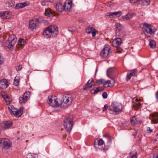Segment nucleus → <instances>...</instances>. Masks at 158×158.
Here are the masks:
<instances>
[{
    "label": "nucleus",
    "instance_id": "nucleus-1",
    "mask_svg": "<svg viewBox=\"0 0 158 158\" xmlns=\"http://www.w3.org/2000/svg\"><path fill=\"white\" fill-rule=\"evenodd\" d=\"M58 33V28L56 25H51L46 28L43 32V35L47 38L54 37Z\"/></svg>",
    "mask_w": 158,
    "mask_h": 158
},
{
    "label": "nucleus",
    "instance_id": "nucleus-2",
    "mask_svg": "<svg viewBox=\"0 0 158 158\" xmlns=\"http://www.w3.org/2000/svg\"><path fill=\"white\" fill-rule=\"evenodd\" d=\"M72 116H66L64 120V126L68 131H70L73 127V123Z\"/></svg>",
    "mask_w": 158,
    "mask_h": 158
},
{
    "label": "nucleus",
    "instance_id": "nucleus-3",
    "mask_svg": "<svg viewBox=\"0 0 158 158\" xmlns=\"http://www.w3.org/2000/svg\"><path fill=\"white\" fill-rule=\"evenodd\" d=\"M60 100L56 97L52 95L48 97V104L52 107H57L60 105Z\"/></svg>",
    "mask_w": 158,
    "mask_h": 158
},
{
    "label": "nucleus",
    "instance_id": "nucleus-4",
    "mask_svg": "<svg viewBox=\"0 0 158 158\" xmlns=\"http://www.w3.org/2000/svg\"><path fill=\"white\" fill-rule=\"evenodd\" d=\"M109 109L110 110V113L113 114L114 112L116 114H118L122 110V105L120 103H113L109 106Z\"/></svg>",
    "mask_w": 158,
    "mask_h": 158
},
{
    "label": "nucleus",
    "instance_id": "nucleus-5",
    "mask_svg": "<svg viewBox=\"0 0 158 158\" xmlns=\"http://www.w3.org/2000/svg\"><path fill=\"white\" fill-rule=\"evenodd\" d=\"M62 102L60 100V105L64 108H66L69 106L72 101V98L69 95H64Z\"/></svg>",
    "mask_w": 158,
    "mask_h": 158
},
{
    "label": "nucleus",
    "instance_id": "nucleus-6",
    "mask_svg": "<svg viewBox=\"0 0 158 158\" xmlns=\"http://www.w3.org/2000/svg\"><path fill=\"white\" fill-rule=\"evenodd\" d=\"M8 109L11 115L17 117H20L23 114V107L20 108L18 110H15L16 109L12 105L8 107Z\"/></svg>",
    "mask_w": 158,
    "mask_h": 158
},
{
    "label": "nucleus",
    "instance_id": "nucleus-7",
    "mask_svg": "<svg viewBox=\"0 0 158 158\" xmlns=\"http://www.w3.org/2000/svg\"><path fill=\"white\" fill-rule=\"evenodd\" d=\"M142 29L144 32L145 31L150 35L154 33L156 31L154 26L146 23H144Z\"/></svg>",
    "mask_w": 158,
    "mask_h": 158
},
{
    "label": "nucleus",
    "instance_id": "nucleus-8",
    "mask_svg": "<svg viewBox=\"0 0 158 158\" xmlns=\"http://www.w3.org/2000/svg\"><path fill=\"white\" fill-rule=\"evenodd\" d=\"M40 18H35L29 21V28L31 30L36 29L39 26L40 22Z\"/></svg>",
    "mask_w": 158,
    "mask_h": 158
},
{
    "label": "nucleus",
    "instance_id": "nucleus-9",
    "mask_svg": "<svg viewBox=\"0 0 158 158\" xmlns=\"http://www.w3.org/2000/svg\"><path fill=\"white\" fill-rule=\"evenodd\" d=\"M110 48L108 45H106L101 52L100 55L102 58H106L111 52L110 51Z\"/></svg>",
    "mask_w": 158,
    "mask_h": 158
},
{
    "label": "nucleus",
    "instance_id": "nucleus-10",
    "mask_svg": "<svg viewBox=\"0 0 158 158\" xmlns=\"http://www.w3.org/2000/svg\"><path fill=\"white\" fill-rule=\"evenodd\" d=\"M2 144L3 148L6 149H8L11 146V144L8 139L0 138V145Z\"/></svg>",
    "mask_w": 158,
    "mask_h": 158
},
{
    "label": "nucleus",
    "instance_id": "nucleus-11",
    "mask_svg": "<svg viewBox=\"0 0 158 158\" xmlns=\"http://www.w3.org/2000/svg\"><path fill=\"white\" fill-rule=\"evenodd\" d=\"M72 2L71 0H68L66 1L64 3V6L65 7L64 10L65 11H69L72 8Z\"/></svg>",
    "mask_w": 158,
    "mask_h": 158
},
{
    "label": "nucleus",
    "instance_id": "nucleus-12",
    "mask_svg": "<svg viewBox=\"0 0 158 158\" xmlns=\"http://www.w3.org/2000/svg\"><path fill=\"white\" fill-rule=\"evenodd\" d=\"M12 124V123L10 121H6L2 122L0 124L1 127L4 129L10 128Z\"/></svg>",
    "mask_w": 158,
    "mask_h": 158
},
{
    "label": "nucleus",
    "instance_id": "nucleus-13",
    "mask_svg": "<svg viewBox=\"0 0 158 158\" xmlns=\"http://www.w3.org/2000/svg\"><path fill=\"white\" fill-rule=\"evenodd\" d=\"M17 40V38L15 35L14 34L10 35L8 38V40L11 46L15 44Z\"/></svg>",
    "mask_w": 158,
    "mask_h": 158
},
{
    "label": "nucleus",
    "instance_id": "nucleus-14",
    "mask_svg": "<svg viewBox=\"0 0 158 158\" xmlns=\"http://www.w3.org/2000/svg\"><path fill=\"white\" fill-rule=\"evenodd\" d=\"M9 85L7 80L3 79L0 81V88L2 89H6Z\"/></svg>",
    "mask_w": 158,
    "mask_h": 158
},
{
    "label": "nucleus",
    "instance_id": "nucleus-15",
    "mask_svg": "<svg viewBox=\"0 0 158 158\" xmlns=\"http://www.w3.org/2000/svg\"><path fill=\"white\" fill-rule=\"evenodd\" d=\"M86 31L87 33L89 34L92 33L93 37H94L96 35V30L93 27L90 26L86 28Z\"/></svg>",
    "mask_w": 158,
    "mask_h": 158
},
{
    "label": "nucleus",
    "instance_id": "nucleus-16",
    "mask_svg": "<svg viewBox=\"0 0 158 158\" xmlns=\"http://www.w3.org/2000/svg\"><path fill=\"white\" fill-rule=\"evenodd\" d=\"M122 40L120 38L115 39L112 42V45L116 47H118L122 43Z\"/></svg>",
    "mask_w": 158,
    "mask_h": 158
},
{
    "label": "nucleus",
    "instance_id": "nucleus-17",
    "mask_svg": "<svg viewBox=\"0 0 158 158\" xmlns=\"http://www.w3.org/2000/svg\"><path fill=\"white\" fill-rule=\"evenodd\" d=\"M116 35L117 37H124L126 36L125 32L121 29H118L116 30Z\"/></svg>",
    "mask_w": 158,
    "mask_h": 158
},
{
    "label": "nucleus",
    "instance_id": "nucleus-18",
    "mask_svg": "<svg viewBox=\"0 0 158 158\" xmlns=\"http://www.w3.org/2000/svg\"><path fill=\"white\" fill-rule=\"evenodd\" d=\"M55 8L56 10L59 12L64 10L65 7L64 6V4L63 5L61 3L59 2L56 4Z\"/></svg>",
    "mask_w": 158,
    "mask_h": 158
},
{
    "label": "nucleus",
    "instance_id": "nucleus-19",
    "mask_svg": "<svg viewBox=\"0 0 158 158\" xmlns=\"http://www.w3.org/2000/svg\"><path fill=\"white\" fill-rule=\"evenodd\" d=\"M28 4L29 3L27 2L17 3L15 7V8L17 9L23 8L26 6H27Z\"/></svg>",
    "mask_w": 158,
    "mask_h": 158
},
{
    "label": "nucleus",
    "instance_id": "nucleus-20",
    "mask_svg": "<svg viewBox=\"0 0 158 158\" xmlns=\"http://www.w3.org/2000/svg\"><path fill=\"white\" fill-rule=\"evenodd\" d=\"M150 119L155 123H158V113H155L151 114Z\"/></svg>",
    "mask_w": 158,
    "mask_h": 158
},
{
    "label": "nucleus",
    "instance_id": "nucleus-21",
    "mask_svg": "<svg viewBox=\"0 0 158 158\" xmlns=\"http://www.w3.org/2000/svg\"><path fill=\"white\" fill-rule=\"evenodd\" d=\"M104 136L107 138L108 141L107 142V145H105V148L104 149L105 150H107L108 149L111 143V137L107 135Z\"/></svg>",
    "mask_w": 158,
    "mask_h": 158
},
{
    "label": "nucleus",
    "instance_id": "nucleus-22",
    "mask_svg": "<svg viewBox=\"0 0 158 158\" xmlns=\"http://www.w3.org/2000/svg\"><path fill=\"white\" fill-rule=\"evenodd\" d=\"M135 101L136 102L133 104V107L135 109H137L141 107V105L138 102V100L136 98Z\"/></svg>",
    "mask_w": 158,
    "mask_h": 158
},
{
    "label": "nucleus",
    "instance_id": "nucleus-23",
    "mask_svg": "<svg viewBox=\"0 0 158 158\" xmlns=\"http://www.w3.org/2000/svg\"><path fill=\"white\" fill-rule=\"evenodd\" d=\"M133 15L131 13H128L126 15L123 17L122 20L123 21H125V20H128L131 19Z\"/></svg>",
    "mask_w": 158,
    "mask_h": 158
},
{
    "label": "nucleus",
    "instance_id": "nucleus-24",
    "mask_svg": "<svg viewBox=\"0 0 158 158\" xmlns=\"http://www.w3.org/2000/svg\"><path fill=\"white\" fill-rule=\"evenodd\" d=\"M114 71V69L113 68H109L107 71V76L110 77V76L113 74Z\"/></svg>",
    "mask_w": 158,
    "mask_h": 158
},
{
    "label": "nucleus",
    "instance_id": "nucleus-25",
    "mask_svg": "<svg viewBox=\"0 0 158 158\" xmlns=\"http://www.w3.org/2000/svg\"><path fill=\"white\" fill-rule=\"evenodd\" d=\"M150 0H139V3L140 4L143 5L147 6L150 4Z\"/></svg>",
    "mask_w": 158,
    "mask_h": 158
},
{
    "label": "nucleus",
    "instance_id": "nucleus-26",
    "mask_svg": "<svg viewBox=\"0 0 158 158\" xmlns=\"http://www.w3.org/2000/svg\"><path fill=\"white\" fill-rule=\"evenodd\" d=\"M110 78H111L112 79L111 81H110V80H108L107 81H105V80H104V87H106V86H105V85H106V84H110L111 83V82H112L113 85H112V86H113L114 85V84L115 83V80H114L113 78H111L110 77Z\"/></svg>",
    "mask_w": 158,
    "mask_h": 158
},
{
    "label": "nucleus",
    "instance_id": "nucleus-27",
    "mask_svg": "<svg viewBox=\"0 0 158 158\" xmlns=\"http://www.w3.org/2000/svg\"><path fill=\"white\" fill-rule=\"evenodd\" d=\"M149 45L150 46V47L152 48H154L156 47V44L153 40L151 39H150L149 40Z\"/></svg>",
    "mask_w": 158,
    "mask_h": 158
},
{
    "label": "nucleus",
    "instance_id": "nucleus-28",
    "mask_svg": "<svg viewBox=\"0 0 158 158\" xmlns=\"http://www.w3.org/2000/svg\"><path fill=\"white\" fill-rule=\"evenodd\" d=\"M27 158H38V156L37 154L31 153H28L27 155Z\"/></svg>",
    "mask_w": 158,
    "mask_h": 158
},
{
    "label": "nucleus",
    "instance_id": "nucleus-29",
    "mask_svg": "<svg viewBox=\"0 0 158 158\" xmlns=\"http://www.w3.org/2000/svg\"><path fill=\"white\" fill-rule=\"evenodd\" d=\"M19 83V77L16 76L15 77L14 81V84L15 86H18Z\"/></svg>",
    "mask_w": 158,
    "mask_h": 158
},
{
    "label": "nucleus",
    "instance_id": "nucleus-30",
    "mask_svg": "<svg viewBox=\"0 0 158 158\" xmlns=\"http://www.w3.org/2000/svg\"><path fill=\"white\" fill-rule=\"evenodd\" d=\"M3 46L4 47H7L9 49L13 48L14 47L13 46H11L8 40L6 41L5 43H4Z\"/></svg>",
    "mask_w": 158,
    "mask_h": 158
},
{
    "label": "nucleus",
    "instance_id": "nucleus-31",
    "mask_svg": "<svg viewBox=\"0 0 158 158\" xmlns=\"http://www.w3.org/2000/svg\"><path fill=\"white\" fill-rule=\"evenodd\" d=\"M30 94V93L29 91L26 92L24 94L23 97H24V99L26 102L28 100Z\"/></svg>",
    "mask_w": 158,
    "mask_h": 158
},
{
    "label": "nucleus",
    "instance_id": "nucleus-32",
    "mask_svg": "<svg viewBox=\"0 0 158 158\" xmlns=\"http://www.w3.org/2000/svg\"><path fill=\"white\" fill-rule=\"evenodd\" d=\"M131 73H128L131 76H135L137 73V70L136 69H134L130 71Z\"/></svg>",
    "mask_w": 158,
    "mask_h": 158
},
{
    "label": "nucleus",
    "instance_id": "nucleus-33",
    "mask_svg": "<svg viewBox=\"0 0 158 158\" xmlns=\"http://www.w3.org/2000/svg\"><path fill=\"white\" fill-rule=\"evenodd\" d=\"M6 13L4 12H1L0 13V17L2 19H8L9 17L6 15Z\"/></svg>",
    "mask_w": 158,
    "mask_h": 158
},
{
    "label": "nucleus",
    "instance_id": "nucleus-34",
    "mask_svg": "<svg viewBox=\"0 0 158 158\" xmlns=\"http://www.w3.org/2000/svg\"><path fill=\"white\" fill-rule=\"evenodd\" d=\"M131 122L132 125H135L138 123L137 120L135 117L131 118Z\"/></svg>",
    "mask_w": 158,
    "mask_h": 158
},
{
    "label": "nucleus",
    "instance_id": "nucleus-35",
    "mask_svg": "<svg viewBox=\"0 0 158 158\" xmlns=\"http://www.w3.org/2000/svg\"><path fill=\"white\" fill-rule=\"evenodd\" d=\"M25 44V41L23 39H20L18 41V44L20 46H23Z\"/></svg>",
    "mask_w": 158,
    "mask_h": 158
},
{
    "label": "nucleus",
    "instance_id": "nucleus-36",
    "mask_svg": "<svg viewBox=\"0 0 158 158\" xmlns=\"http://www.w3.org/2000/svg\"><path fill=\"white\" fill-rule=\"evenodd\" d=\"M121 11H116L114 12L110 13V15L111 16V18H113L114 16H116L118 15H121Z\"/></svg>",
    "mask_w": 158,
    "mask_h": 158
},
{
    "label": "nucleus",
    "instance_id": "nucleus-37",
    "mask_svg": "<svg viewBox=\"0 0 158 158\" xmlns=\"http://www.w3.org/2000/svg\"><path fill=\"white\" fill-rule=\"evenodd\" d=\"M96 82L98 85H100L102 84H104V79H100L97 80L96 81Z\"/></svg>",
    "mask_w": 158,
    "mask_h": 158
},
{
    "label": "nucleus",
    "instance_id": "nucleus-38",
    "mask_svg": "<svg viewBox=\"0 0 158 158\" xmlns=\"http://www.w3.org/2000/svg\"><path fill=\"white\" fill-rule=\"evenodd\" d=\"M90 80H89L88 81V82H87L86 84L85 85H84V86L83 88V90H86V91L87 90V86L90 85V84H91V83H90Z\"/></svg>",
    "mask_w": 158,
    "mask_h": 158
},
{
    "label": "nucleus",
    "instance_id": "nucleus-39",
    "mask_svg": "<svg viewBox=\"0 0 158 158\" xmlns=\"http://www.w3.org/2000/svg\"><path fill=\"white\" fill-rule=\"evenodd\" d=\"M52 13L51 11L48 10H46L45 12V15L50 16Z\"/></svg>",
    "mask_w": 158,
    "mask_h": 158
},
{
    "label": "nucleus",
    "instance_id": "nucleus-40",
    "mask_svg": "<svg viewBox=\"0 0 158 158\" xmlns=\"http://www.w3.org/2000/svg\"><path fill=\"white\" fill-rule=\"evenodd\" d=\"M136 152H135L133 154H131V156H129L127 158H137V156L136 154ZM131 154V153H130Z\"/></svg>",
    "mask_w": 158,
    "mask_h": 158
},
{
    "label": "nucleus",
    "instance_id": "nucleus-41",
    "mask_svg": "<svg viewBox=\"0 0 158 158\" xmlns=\"http://www.w3.org/2000/svg\"><path fill=\"white\" fill-rule=\"evenodd\" d=\"M2 95L4 99H6V98L8 99V97H9V96L5 92L2 93Z\"/></svg>",
    "mask_w": 158,
    "mask_h": 158
},
{
    "label": "nucleus",
    "instance_id": "nucleus-42",
    "mask_svg": "<svg viewBox=\"0 0 158 158\" xmlns=\"http://www.w3.org/2000/svg\"><path fill=\"white\" fill-rule=\"evenodd\" d=\"M41 4L43 6H47L48 5V2L46 1H42L41 2Z\"/></svg>",
    "mask_w": 158,
    "mask_h": 158
},
{
    "label": "nucleus",
    "instance_id": "nucleus-43",
    "mask_svg": "<svg viewBox=\"0 0 158 158\" xmlns=\"http://www.w3.org/2000/svg\"><path fill=\"white\" fill-rule=\"evenodd\" d=\"M104 142L102 139H100L98 141V144L99 146H101L104 144Z\"/></svg>",
    "mask_w": 158,
    "mask_h": 158
},
{
    "label": "nucleus",
    "instance_id": "nucleus-44",
    "mask_svg": "<svg viewBox=\"0 0 158 158\" xmlns=\"http://www.w3.org/2000/svg\"><path fill=\"white\" fill-rule=\"evenodd\" d=\"M19 102L20 103H25L26 101H25L24 99V97H20L19 98Z\"/></svg>",
    "mask_w": 158,
    "mask_h": 158
},
{
    "label": "nucleus",
    "instance_id": "nucleus-45",
    "mask_svg": "<svg viewBox=\"0 0 158 158\" xmlns=\"http://www.w3.org/2000/svg\"><path fill=\"white\" fill-rule=\"evenodd\" d=\"M115 26L116 27L117 29H121V27L122 26V25L120 23H117L115 25Z\"/></svg>",
    "mask_w": 158,
    "mask_h": 158
},
{
    "label": "nucleus",
    "instance_id": "nucleus-46",
    "mask_svg": "<svg viewBox=\"0 0 158 158\" xmlns=\"http://www.w3.org/2000/svg\"><path fill=\"white\" fill-rule=\"evenodd\" d=\"M102 96L104 99H106L107 97V94L106 92H104L102 94Z\"/></svg>",
    "mask_w": 158,
    "mask_h": 158
},
{
    "label": "nucleus",
    "instance_id": "nucleus-47",
    "mask_svg": "<svg viewBox=\"0 0 158 158\" xmlns=\"http://www.w3.org/2000/svg\"><path fill=\"white\" fill-rule=\"evenodd\" d=\"M4 100L7 104H10V103L11 101L10 100L9 97H8V99L6 98V99H5Z\"/></svg>",
    "mask_w": 158,
    "mask_h": 158
},
{
    "label": "nucleus",
    "instance_id": "nucleus-48",
    "mask_svg": "<svg viewBox=\"0 0 158 158\" xmlns=\"http://www.w3.org/2000/svg\"><path fill=\"white\" fill-rule=\"evenodd\" d=\"M132 76L130 75L128 73H127L126 76V80L127 81H128L130 79Z\"/></svg>",
    "mask_w": 158,
    "mask_h": 158
},
{
    "label": "nucleus",
    "instance_id": "nucleus-49",
    "mask_svg": "<svg viewBox=\"0 0 158 158\" xmlns=\"http://www.w3.org/2000/svg\"><path fill=\"white\" fill-rule=\"evenodd\" d=\"M99 91H100V90H99V88H97L96 89L94 90V93H93L94 94H96L98 93Z\"/></svg>",
    "mask_w": 158,
    "mask_h": 158
},
{
    "label": "nucleus",
    "instance_id": "nucleus-50",
    "mask_svg": "<svg viewBox=\"0 0 158 158\" xmlns=\"http://www.w3.org/2000/svg\"><path fill=\"white\" fill-rule=\"evenodd\" d=\"M22 68V66L20 65H19L18 66L16 67V69L17 71H19L21 70Z\"/></svg>",
    "mask_w": 158,
    "mask_h": 158
},
{
    "label": "nucleus",
    "instance_id": "nucleus-51",
    "mask_svg": "<svg viewBox=\"0 0 158 158\" xmlns=\"http://www.w3.org/2000/svg\"><path fill=\"white\" fill-rule=\"evenodd\" d=\"M108 106L107 104H105L104 107L103 108L102 111H105V110H107V108L108 107Z\"/></svg>",
    "mask_w": 158,
    "mask_h": 158
},
{
    "label": "nucleus",
    "instance_id": "nucleus-52",
    "mask_svg": "<svg viewBox=\"0 0 158 158\" xmlns=\"http://www.w3.org/2000/svg\"><path fill=\"white\" fill-rule=\"evenodd\" d=\"M93 86H95V85L91 84L90 85L87 86V90H88L90 88H92Z\"/></svg>",
    "mask_w": 158,
    "mask_h": 158
},
{
    "label": "nucleus",
    "instance_id": "nucleus-53",
    "mask_svg": "<svg viewBox=\"0 0 158 158\" xmlns=\"http://www.w3.org/2000/svg\"><path fill=\"white\" fill-rule=\"evenodd\" d=\"M117 48V52L118 53H121L122 51V49L119 48H118V47Z\"/></svg>",
    "mask_w": 158,
    "mask_h": 158
},
{
    "label": "nucleus",
    "instance_id": "nucleus-54",
    "mask_svg": "<svg viewBox=\"0 0 158 158\" xmlns=\"http://www.w3.org/2000/svg\"><path fill=\"white\" fill-rule=\"evenodd\" d=\"M130 1L132 3H135L138 2H139V0H130Z\"/></svg>",
    "mask_w": 158,
    "mask_h": 158
},
{
    "label": "nucleus",
    "instance_id": "nucleus-55",
    "mask_svg": "<svg viewBox=\"0 0 158 158\" xmlns=\"http://www.w3.org/2000/svg\"><path fill=\"white\" fill-rule=\"evenodd\" d=\"M111 2H108L107 3V6H109L110 7L112 6H113V5H112V4H111Z\"/></svg>",
    "mask_w": 158,
    "mask_h": 158
},
{
    "label": "nucleus",
    "instance_id": "nucleus-56",
    "mask_svg": "<svg viewBox=\"0 0 158 158\" xmlns=\"http://www.w3.org/2000/svg\"><path fill=\"white\" fill-rule=\"evenodd\" d=\"M148 128L149 130H148V129L147 130L148 132L149 133H152L153 131L151 129L150 127H148Z\"/></svg>",
    "mask_w": 158,
    "mask_h": 158
},
{
    "label": "nucleus",
    "instance_id": "nucleus-57",
    "mask_svg": "<svg viewBox=\"0 0 158 158\" xmlns=\"http://www.w3.org/2000/svg\"><path fill=\"white\" fill-rule=\"evenodd\" d=\"M14 4L12 2L10 3L9 4L8 6L9 7H12L13 6Z\"/></svg>",
    "mask_w": 158,
    "mask_h": 158
},
{
    "label": "nucleus",
    "instance_id": "nucleus-58",
    "mask_svg": "<svg viewBox=\"0 0 158 158\" xmlns=\"http://www.w3.org/2000/svg\"><path fill=\"white\" fill-rule=\"evenodd\" d=\"M156 99L158 101V91L156 93Z\"/></svg>",
    "mask_w": 158,
    "mask_h": 158
},
{
    "label": "nucleus",
    "instance_id": "nucleus-59",
    "mask_svg": "<svg viewBox=\"0 0 158 158\" xmlns=\"http://www.w3.org/2000/svg\"><path fill=\"white\" fill-rule=\"evenodd\" d=\"M110 13H106V16H110V17L111 18V16H110Z\"/></svg>",
    "mask_w": 158,
    "mask_h": 158
},
{
    "label": "nucleus",
    "instance_id": "nucleus-60",
    "mask_svg": "<svg viewBox=\"0 0 158 158\" xmlns=\"http://www.w3.org/2000/svg\"><path fill=\"white\" fill-rule=\"evenodd\" d=\"M2 57L1 56H0V65L1 64H2Z\"/></svg>",
    "mask_w": 158,
    "mask_h": 158
},
{
    "label": "nucleus",
    "instance_id": "nucleus-61",
    "mask_svg": "<svg viewBox=\"0 0 158 158\" xmlns=\"http://www.w3.org/2000/svg\"><path fill=\"white\" fill-rule=\"evenodd\" d=\"M98 88H99V90H100V91H102L104 90V88L103 87H99Z\"/></svg>",
    "mask_w": 158,
    "mask_h": 158
},
{
    "label": "nucleus",
    "instance_id": "nucleus-62",
    "mask_svg": "<svg viewBox=\"0 0 158 158\" xmlns=\"http://www.w3.org/2000/svg\"><path fill=\"white\" fill-rule=\"evenodd\" d=\"M6 15L7 16H8V15H9V12L8 11H4Z\"/></svg>",
    "mask_w": 158,
    "mask_h": 158
},
{
    "label": "nucleus",
    "instance_id": "nucleus-63",
    "mask_svg": "<svg viewBox=\"0 0 158 158\" xmlns=\"http://www.w3.org/2000/svg\"><path fill=\"white\" fill-rule=\"evenodd\" d=\"M94 83V80L93 79H92L91 80V81L90 80V83H91V84L92 83Z\"/></svg>",
    "mask_w": 158,
    "mask_h": 158
},
{
    "label": "nucleus",
    "instance_id": "nucleus-64",
    "mask_svg": "<svg viewBox=\"0 0 158 158\" xmlns=\"http://www.w3.org/2000/svg\"><path fill=\"white\" fill-rule=\"evenodd\" d=\"M153 158H158V154L156 156L154 155Z\"/></svg>",
    "mask_w": 158,
    "mask_h": 158
}]
</instances>
